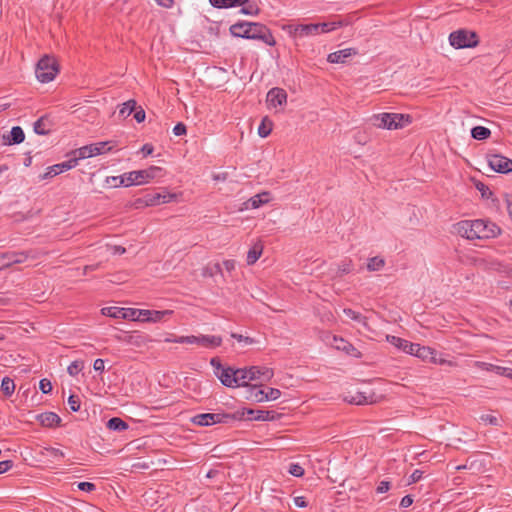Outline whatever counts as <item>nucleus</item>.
Wrapping results in <instances>:
<instances>
[{
    "label": "nucleus",
    "mask_w": 512,
    "mask_h": 512,
    "mask_svg": "<svg viewBox=\"0 0 512 512\" xmlns=\"http://www.w3.org/2000/svg\"><path fill=\"white\" fill-rule=\"evenodd\" d=\"M1 391L6 397H10L15 391V383L9 377H4L1 382Z\"/></svg>",
    "instance_id": "nucleus-36"
},
{
    "label": "nucleus",
    "mask_w": 512,
    "mask_h": 512,
    "mask_svg": "<svg viewBox=\"0 0 512 512\" xmlns=\"http://www.w3.org/2000/svg\"><path fill=\"white\" fill-rule=\"evenodd\" d=\"M247 372L249 374L248 379L252 380H263L269 381L274 373L273 370L267 367H259V366H251L247 368Z\"/></svg>",
    "instance_id": "nucleus-14"
},
{
    "label": "nucleus",
    "mask_w": 512,
    "mask_h": 512,
    "mask_svg": "<svg viewBox=\"0 0 512 512\" xmlns=\"http://www.w3.org/2000/svg\"><path fill=\"white\" fill-rule=\"evenodd\" d=\"M123 310L121 307H104L101 312L105 316L112 318L123 319Z\"/></svg>",
    "instance_id": "nucleus-39"
},
{
    "label": "nucleus",
    "mask_w": 512,
    "mask_h": 512,
    "mask_svg": "<svg viewBox=\"0 0 512 512\" xmlns=\"http://www.w3.org/2000/svg\"><path fill=\"white\" fill-rule=\"evenodd\" d=\"M151 316V310H145V309H138V315L139 321L141 322H149Z\"/></svg>",
    "instance_id": "nucleus-56"
},
{
    "label": "nucleus",
    "mask_w": 512,
    "mask_h": 512,
    "mask_svg": "<svg viewBox=\"0 0 512 512\" xmlns=\"http://www.w3.org/2000/svg\"><path fill=\"white\" fill-rule=\"evenodd\" d=\"M13 467L11 460H5L0 462V474L7 472Z\"/></svg>",
    "instance_id": "nucleus-62"
},
{
    "label": "nucleus",
    "mask_w": 512,
    "mask_h": 512,
    "mask_svg": "<svg viewBox=\"0 0 512 512\" xmlns=\"http://www.w3.org/2000/svg\"><path fill=\"white\" fill-rule=\"evenodd\" d=\"M266 102L272 108L282 107L287 103V93L282 88L274 87L268 91Z\"/></svg>",
    "instance_id": "nucleus-12"
},
{
    "label": "nucleus",
    "mask_w": 512,
    "mask_h": 512,
    "mask_svg": "<svg viewBox=\"0 0 512 512\" xmlns=\"http://www.w3.org/2000/svg\"><path fill=\"white\" fill-rule=\"evenodd\" d=\"M387 341L390 344H392L393 346H395L396 348H398V349H400V350H402L405 353L410 354V355L413 354V351H414V349L416 348V345H417V343H412V342H409L406 339H402L400 337L393 336V335H388L387 336Z\"/></svg>",
    "instance_id": "nucleus-15"
},
{
    "label": "nucleus",
    "mask_w": 512,
    "mask_h": 512,
    "mask_svg": "<svg viewBox=\"0 0 512 512\" xmlns=\"http://www.w3.org/2000/svg\"><path fill=\"white\" fill-rule=\"evenodd\" d=\"M390 489V482L389 481H381L377 488L376 492L379 494L385 493Z\"/></svg>",
    "instance_id": "nucleus-61"
},
{
    "label": "nucleus",
    "mask_w": 512,
    "mask_h": 512,
    "mask_svg": "<svg viewBox=\"0 0 512 512\" xmlns=\"http://www.w3.org/2000/svg\"><path fill=\"white\" fill-rule=\"evenodd\" d=\"M370 121L376 128L397 130L409 125L412 122V118L408 114L385 112L374 114Z\"/></svg>",
    "instance_id": "nucleus-3"
},
{
    "label": "nucleus",
    "mask_w": 512,
    "mask_h": 512,
    "mask_svg": "<svg viewBox=\"0 0 512 512\" xmlns=\"http://www.w3.org/2000/svg\"><path fill=\"white\" fill-rule=\"evenodd\" d=\"M353 270V263L350 259L343 260L337 266L336 276L341 277L345 274H349Z\"/></svg>",
    "instance_id": "nucleus-41"
},
{
    "label": "nucleus",
    "mask_w": 512,
    "mask_h": 512,
    "mask_svg": "<svg viewBox=\"0 0 512 512\" xmlns=\"http://www.w3.org/2000/svg\"><path fill=\"white\" fill-rule=\"evenodd\" d=\"M288 472L295 477H301L304 475V468L297 463H291Z\"/></svg>",
    "instance_id": "nucleus-47"
},
{
    "label": "nucleus",
    "mask_w": 512,
    "mask_h": 512,
    "mask_svg": "<svg viewBox=\"0 0 512 512\" xmlns=\"http://www.w3.org/2000/svg\"><path fill=\"white\" fill-rule=\"evenodd\" d=\"M270 201V193L267 191L254 195L246 202L247 208L257 209Z\"/></svg>",
    "instance_id": "nucleus-25"
},
{
    "label": "nucleus",
    "mask_w": 512,
    "mask_h": 512,
    "mask_svg": "<svg viewBox=\"0 0 512 512\" xmlns=\"http://www.w3.org/2000/svg\"><path fill=\"white\" fill-rule=\"evenodd\" d=\"M293 34L295 37L317 35L319 34L317 23L297 25L294 27Z\"/></svg>",
    "instance_id": "nucleus-23"
},
{
    "label": "nucleus",
    "mask_w": 512,
    "mask_h": 512,
    "mask_svg": "<svg viewBox=\"0 0 512 512\" xmlns=\"http://www.w3.org/2000/svg\"><path fill=\"white\" fill-rule=\"evenodd\" d=\"M486 159L489 167L495 172L506 174L512 172V160L499 155L488 153Z\"/></svg>",
    "instance_id": "nucleus-10"
},
{
    "label": "nucleus",
    "mask_w": 512,
    "mask_h": 512,
    "mask_svg": "<svg viewBox=\"0 0 512 512\" xmlns=\"http://www.w3.org/2000/svg\"><path fill=\"white\" fill-rule=\"evenodd\" d=\"M456 232L468 240L497 237L501 229L493 222L483 219L463 220L455 225Z\"/></svg>",
    "instance_id": "nucleus-1"
},
{
    "label": "nucleus",
    "mask_w": 512,
    "mask_h": 512,
    "mask_svg": "<svg viewBox=\"0 0 512 512\" xmlns=\"http://www.w3.org/2000/svg\"><path fill=\"white\" fill-rule=\"evenodd\" d=\"M385 265V260L379 256L372 257L368 260L367 269L369 271H379Z\"/></svg>",
    "instance_id": "nucleus-40"
},
{
    "label": "nucleus",
    "mask_w": 512,
    "mask_h": 512,
    "mask_svg": "<svg viewBox=\"0 0 512 512\" xmlns=\"http://www.w3.org/2000/svg\"><path fill=\"white\" fill-rule=\"evenodd\" d=\"M110 143V141L93 143L92 147H95L94 155L97 156L110 151L112 149Z\"/></svg>",
    "instance_id": "nucleus-43"
},
{
    "label": "nucleus",
    "mask_w": 512,
    "mask_h": 512,
    "mask_svg": "<svg viewBox=\"0 0 512 512\" xmlns=\"http://www.w3.org/2000/svg\"><path fill=\"white\" fill-rule=\"evenodd\" d=\"M231 337L236 339L237 341L239 342H245L246 344H253L254 343V339L253 338H250L248 336H243L241 334H237V333H232L231 334Z\"/></svg>",
    "instance_id": "nucleus-59"
},
{
    "label": "nucleus",
    "mask_w": 512,
    "mask_h": 512,
    "mask_svg": "<svg viewBox=\"0 0 512 512\" xmlns=\"http://www.w3.org/2000/svg\"><path fill=\"white\" fill-rule=\"evenodd\" d=\"M106 182L111 186V187H119L121 185H124L126 187L130 186V184H127V177H126V173L121 175V176H114V177H108Z\"/></svg>",
    "instance_id": "nucleus-42"
},
{
    "label": "nucleus",
    "mask_w": 512,
    "mask_h": 512,
    "mask_svg": "<svg viewBox=\"0 0 512 512\" xmlns=\"http://www.w3.org/2000/svg\"><path fill=\"white\" fill-rule=\"evenodd\" d=\"M476 365L481 368L482 370H486V371H494V370H499L500 367L498 366H495L493 364H490V363H486V362H476Z\"/></svg>",
    "instance_id": "nucleus-60"
},
{
    "label": "nucleus",
    "mask_w": 512,
    "mask_h": 512,
    "mask_svg": "<svg viewBox=\"0 0 512 512\" xmlns=\"http://www.w3.org/2000/svg\"><path fill=\"white\" fill-rule=\"evenodd\" d=\"M263 246L260 243L255 244L247 253V264L253 265L261 256Z\"/></svg>",
    "instance_id": "nucleus-33"
},
{
    "label": "nucleus",
    "mask_w": 512,
    "mask_h": 512,
    "mask_svg": "<svg viewBox=\"0 0 512 512\" xmlns=\"http://www.w3.org/2000/svg\"><path fill=\"white\" fill-rule=\"evenodd\" d=\"M93 368L95 371H98V372H103L104 369H105V362L103 359H96L93 363Z\"/></svg>",
    "instance_id": "nucleus-63"
},
{
    "label": "nucleus",
    "mask_w": 512,
    "mask_h": 512,
    "mask_svg": "<svg viewBox=\"0 0 512 512\" xmlns=\"http://www.w3.org/2000/svg\"><path fill=\"white\" fill-rule=\"evenodd\" d=\"M221 383L229 388L235 387V369L232 367H225L220 372H214Z\"/></svg>",
    "instance_id": "nucleus-18"
},
{
    "label": "nucleus",
    "mask_w": 512,
    "mask_h": 512,
    "mask_svg": "<svg viewBox=\"0 0 512 512\" xmlns=\"http://www.w3.org/2000/svg\"><path fill=\"white\" fill-rule=\"evenodd\" d=\"M348 24L349 23L344 20H339V21H332V22L317 23V26H318L319 33H327V32L336 30L340 27L346 26Z\"/></svg>",
    "instance_id": "nucleus-26"
},
{
    "label": "nucleus",
    "mask_w": 512,
    "mask_h": 512,
    "mask_svg": "<svg viewBox=\"0 0 512 512\" xmlns=\"http://www.w3.org/2000/svg\"><path fill=\"white\" fill-rule=\"evenodd\" d=\"M481 421L491 424V425H498V418L490 415V414H484L480 417Z\"/></svg>",
    "instance_id": "nucleus-58"
},
{
    "label": "nucleus",
    "mask_w": 512,
    "mask_h": 512,
    "mask_svg": "<svg viewBox=\"0 0 512 512\" xmlns=\"http://www.w3.org/2000/svg\"><path fill=\"white\" fill-rule=\"evenodd\" d=\"M166 198H167V196L161 195V194L157 193V194L152 195L151 197H149L145 201V203H146V205H157V204H160V203H166V202H168V200Z\"/></svg>",
    "instance_id": "nucleus-45"
},
{
    "label": "nucleus",
    "mask_w": 512,
    "mask_h": 512,
    "mask_svg": "<svg viewBox=\"0 0 512 512\" xmlns=\"http://www.w3.org/2000/svg\"><path fill=\"white\" fill-rule=\"evenodd\" d=\"M24 139L25 134L20 126L12 127L9 135H3L4 144L6 145L20 144Z\"/></svg>",
    "instance_id": "nucleus-20"
},
{
    "label": "nucleus",
    "mask_w": 512,
    "mask_h": 512,
    "mask_svg": "<svg viewBox=\"0 0 512 512\" xmlns=\"http://www.w3.org/2000/svg\"><path fill=\"white\" fill-rule=\"evenodd\" d=\"M233 414L228 413H202L191 418V422L197 426L205 427L218 423H229L233 421Z\"/></svg>",
    "instance_id": "nucleus-8"
},
{
    "label": "nucleus",
    "mask_w": 512,
    "mask_h": 512,
    "mask_svg": "<svg viewBox=\"0 0 512 512\" xmlns=\"http://www.w3.org/2000/svg\"><path fill=\"white\" fill-rule=\"evenodd\" d=\"M357 53L358 52L355 48H346L338 50L330 53L327 57V61L329 63H345L347 58L357 55Z\"/></svg>",
    "instance_id": "nucleus-17"
},
{
    "label": "nucleus",
    "mask_w": 512,
    "mask_h": 512,
    "mask_svg": "<svg viewBox=\"0 0 512 512\" xmlns=\"http://www.w3.org/2000/svg\"><path fill=\"white\" fill-rule=\"evenodd\" d=\"M233 416V421L242 419L269 421L275 419V412L245 408L242 411L233 413Z\"/></svg>",
    "instance_id": "nucleus-9"
},
{
    "label": "nucleus",
    "mask_w": 512,
    "mask_h": 512,
    "mask_svg": "<svg viewBox=\"0 0 512 512\" xmlns=\"http://www.w3.org/2000/svg\"><path fill=\"white\" fill-rule=\"evenodd\" d=\"M449 42L456 49L472 48L478 45L479 39L475 32L460 29L449 35Z\"/></svg>",
    "instance_id": "nucleus-6"
},
{
    "label": "nucleus",
    "mask_w": 512,
    "mask_h": 512,
    "mask_svg": "<svg viewBox=\"0 0 512 512\" xmlns=\"http://www.w3.org/2000/svg\"><path fill=\"white\" fill-rule=\"evenodd\" d=\"M59 73V65L57 60L50 55H44L42 58L39 59L35 74L36 78L41 83H48L54 80L56 75Z\"/></svg>",
    "instance_id": "nucleus-4"
},
{
    "label": "nucleus",
    "mask_w": 512,
    "mask_h": 512,
    "mask_svg": "<svg viewBox=\"0 0 512 512\" xmlns=\"http://www.w3.org/2000/svg\"><path fill=\"white\" fill-rule=\"evenodd\" d=\"M174 343L181 344H198L206 348L218 347L222 343V338L215 335H199V336H179L171 340Z\"/></svg>",
    "instance_id": "nucleus-7"
},
{
    "label": "nucleus",
    "mask_w": 512,
    "mask_h": 512,
    "mask_svg": "<svg viewBox=\"0 0 512 512\" xmlns=\"http://www.w3.org/2000/svg\"><path fill=\"white\" fill-rule=\"evenodd\" d=\"M138 309L135 308H124L123 310V319H128L132 321H139Z\"/></svg>",
    "instance_id": "nucleus-46"
},
{
    "label": "nucleus",
    "mask_w": 512,
    "mask_h": 512,
    "mask_svg": "<svg viewBox=\"0 0 512 512\" xmlns=\"http://www.w3.org/2000/svg\"><path fill=\"white\" fill-rule=\"evenodd\" d=\"M83 368L84 362L81 360H75L68 366L67 371L71 376H75L81 372Z\"/></svg>",
    "instance_id": "nucleus-44"
},
{
    "label": "nucleus",
    "mask_w": 512,
    "mask_h": 512,
    "mask_svg": "<svg viewBox=\"0 0 512 512\" xmlns=\"http://www.w3.org/2000/svg\"><path fill=\"white\" fill-rule=\"evenodd\" d=\"M423 472L421 470H415L411 475L409 479V483H416L422 478Z\"/></svg>",
    "instance_id": "nucleus-64"
},
{
    "label": "nucleus",
    "mask_w": 512,
    "mask_h": 512,
    "mask_svg": "<svg viewBox=\"0 0 512 512\" xmlns=\"http://www.w3.org/2000/svg\"><path fill=\"white\" fill-rule=\"evenodd\" d=\"M249 374L247 372V368H241V369H235V387H248V382L250 379H248Z\"/></svg>",
    "instance_id": "nucleus-28"
},
{
    "label": "nucleus",
    "mask_w": 512,
    "mask_h": 512,
    "mask_svg": "<svg viewBox=\"0 0 512 512\" xmlns=\"http://www.w3.org/2000/svg\"><path fill=\"white\" fill-rule=\"evenodd\" d=\"M249 395L246 396V399L256 401V402H263L266 401V391L258 388L256 385L249 386Z\"/></svg>",
    "instance_id": "nucleus-30"
},
{
    "label": "nucleus",
    "mask_w": 512,
    "mask_h": 512,
    "mask_svg": "<svg viewBox=\"0 0 512 512\" xmlns=\"http://www.w3.org/2000/svg\"><path fill=\"white\" fill-rule=\"evenodd\" d=\"M343 313L346 317H348L354 321H357L358 323H361L364 326L367 325V318L365 316H363L362 314H360L359 312H356L351 308H345V309H343Z\"/></svg>",
    "instance_id": "nucleus-37"
},
{
    "label": "nucleus",
    "mask_w": 512,
    "mask_h": 512,
    "mask_svg": "<svg viewBox=\"0 0 512 512\" xmlns=\"http://www.w3.org/2000/svg\"><path fill=\"white\" fill-rule=\"evenodd\" d=\"M78 489L85 492H93L96 489L94 483L91 482H79L77 484Z\"/></svg>",
    "instance_id": "nucleus-54"
},
{
    "label": "nucleus",
    "mask_w": 512,
    "mask_h": 512,
    "mask_svg": "<svg viewBox=\"0 0 512 512\" xmlns=\"http://www.w3.org/2000/svg\"><path fill=\"white\" fill-rule=\"evenodd\" d=\"M281 396V391L277 388H268L264 397H266V401L276 400Z\"/></svg>",
    "instance_id": "nucleus-51"
},
{
    "label": "nucleus",
    "mask_w": 512,
    "mask_h": 512,
    "mask_svg": "<svg viewBox=\"0 0 512 512\" xmlns=\"http://www.w3.org/2000/svg\"><path fill=\"white\" fill-rule=\"evenodd\" d=\"M375 393L370 392H356L354 395L346 397V401L354 405H366L375 402Z\"/></svg>",
    "instance_id": "nucleus-16"
},
{
    "label": "nucleus",
    "mask_w": 512,
    "mask_h": 512,
    "mask_svg": "<svg viewBox=\"0 0 512 512\" xmlns=\"http://www.w3.org/2000/svg\"><path fill=\"white\" fill-rule=\"evenodd\" d=\"M435 354H436V352L434 349L427 347V346H421L420 344H417L412 355H414L424 361L429 360L431 362H436Z\"/></svg>",
    "instance_id": "nucleus-24"
},
{
    "label": "nucleus",
    "mask_w": 512,
    "mask_h": 512,
    "mask_svg": "<svg viewBox=\"0 0 512 512\" xmlns=\"http://www.w3.org/2000/svg\"><path fill=\"white\" fill-rule=\"evenodd\" d=\"M229 31L234 37L259 40L269 46H274L276 44L275 38L270 29L262 23L238 21L230 26Z\"/></svg>",
    "instance_id": "nucleus-2"
},
{
    "label": "nucleus",
    "mask_w": 512,
    "mask_h": 512,
    "mask_svg": "<svg viewBox=\"0 0 512 512\" xmlns=\"http://www.w3.org/2000/svg\"><path fill=\"white\" fill-rule=\"evenodd\" d=\"M34 132L38 135H47L50 132V123L47 117H40L33 126Z\"/></svg>",
    "instance_id": "nucleus-27"
},
{
    "label": "nucleus",
    "mask_w": 512,
    "mask_h": 512,
    "mask_svg": "<svg viewBox=\"0 0 512 512\" xmlns=\"http://www.w3.org/2000/svg\"><path fill=\"white\" fill-rule=\"evenodd\" d=\"M272 127H273L272 121L267 116L264 117L258 127L259 136L262 138L267 137L271 133Z\"/></svg>",
    "instance_id": "nucleus-35"
},
{
    "label": "nucleus",
    "mask_w": 512,
    "mask_h": 512,
    "mask_svg": "<svg viewBox=\"0 0 512 512\" xmlns=\"http://www.w3.org/2000/svg\"><path fill=\"white\" fill-rule=\"evenodd\" d=\"M76 166L75 159H68L67 161H64L59 164L52 165L47 168L46 173H44L41 177V179L46 178H52L54 176L59 175L60 173L64 171H68Z\"/></svg>",
    "instance_id": "nucleus-13"
},
{
    "label": "nucleus",
    "mask_w": 512,
    "mask_h": 512,
    "mask_svg": "<svg viewBox=\"0 0 512 512\" xmlns=\"http://www.w3.org/2000/svg\"><path fill=\"white\" fill-rule=\"evenodd\" d=\"M106 427L112 431L122 432L128 429V424L119 417H112L108 420Z\"/></svg>",
    "instance_id": "nucleus-29"
},
{
    "label": "nucleus",
    "mask_w": 512,
    "mask_h": 512,
    "mask_svg": "<svg viewBox=\"0 0 512 512\" xmlns=\"http://www.w3.org/2000/svg\"><path fill=\"white\" fill-rule=\"evenodd\" d=\"M187 132L186 125L182 122L177 123L173 128V133L176 136H182L185 135Z\"/></svg>",
    "instance_id": "nucleus-57"
},
{
    "label": "nucleus",
    "mask_w": 512,
    "mask_h": 512,
    "mask_svg": "<svg viewBox=\"0 0 512 512\" xmlns=\"http://www.w3.org/2000/svg\"><path fill=\"white\" fill-rule=\"evenodd\" d=\"M39 388L44 394H48L52 391V384L48 379H41L39 382Z\"/></svg>",
    "instance_id": "nucleus-53"
},
{
    "label": "nucleus",
    "mask_w": 512,
    "mask_h": 512,
    "mask_svg": "<svg viewBox=\"0 0 512 512\" xmlns=\"http://www.w3.org/2000/svg\"><path fill=\"white\" fill-rule=\"evenodd\" d=\"M44 427L52 428L61 424V418L54 412H44L36 416Z\"/></svg>",
    "instance_id": "nucleus-19"
},
{
    "label": "nucleus",
    "mask_w": 512,
    "mask_h": 512,
    "mask_svg": "<svg viewBox=\"0 0 512 512\" xmlns=\"http://www.w3.org/2000/svg\"><path fill=\"white\" fill-rule=\"evenodd\" d=\"M45 454L48 456H51L53 458H64L65 457V453L62 450L54 448V447L45 448Z\"/></svg>",
    "instance_id": "nucleus-50"
},
{
    "label": "nucleus",
    "mask_w": 512,
    "mask_h": 512,
    "mask_svg": "<svg viewBox=\"0 0 512 512\" xmlns=\"http://www.w3.org/2000/svg\"><path fill=\"white\" fill-rule=\"evenodd\" d=\"M94 150H95V147H92V144L85 145L83 147H80V148L72 151L70 153V159H75V162L77 165L79 160L95 156Z\"/></svg>",
    "instance_id": "nucleus-22"
},
{
    "label": "nucleus",
    "mask_w": 512,
    "mask_h": 512,
    "mask_svg": "<svg viewBox=\"0 0 512 512\" xmlns=\"http://www.w3.org/2000/svg\"><path fill=\"white\" fill-rule=\"evenodd\" d=\"M210 4L215 8H230V0H209Z\"/></svg>",
    "instance_id": "nucleus-55"
},
{
    "label": "nucleus",
    "mask_w": 512,
    "mask_h": 512,
    "mask_svg": "<svg viewBox=\"0 0 512 512\" xmlns=\"http://www.w3.org/2000/svg\"><path fill=\"white\" fill-rule=\"evenodd\" d=\"M334 341L336 343V348L339 350H343L346 354L353 356L355 358H361L362 353L355 348L351 343L345 341L342 338L334 337Z\"/></svg>",
    "instance_id": "nucleus-21"
},
{
    "label": "nucleus",
    "mask_w": 512,
    "mask_h": 512,
    "mask_svg": "<svg viewBox=\"0 0 512 512\" xmlns=\"http://www.w3.org/2000/svg\"><path fill=\"white\" fill-rule=\"evenodd\" d=\"M475 187L476 189L481 193L482 197L483 198H490L492 196V192L491 190L489 189V187L487 185H485L484 183L482 182H477L475 184Z\"/></svg>",
    "instance_id": "nucleus-48"
},
{
    "label": "nucleus",
    "mask_w": 512,
    "mask_h": 512,
    "mask_svg": "<svg viewBox=\"0 0 512 512\" xmlns=\"http://www.w3.org/2000/svg\"><path fill=\"white\" fill-rule=\"evenodd\" d=\"M80 399L75 395H70L68 398V405L73 412H77L80 409Z\"/></svg>",
    "instance_id": "nucleus-49"
},
{
    "label": "nucleus",
    "mask_w": 512,
    "mask_h": 512,
    "mask_svg": "<svg viewBox=\"0 0 512 512\" xmlns=\"http://www.w3.org/2000/svg\"><path fill=\"white\" fill-rule=\"evenodd\" d=\"M490 135V129L484 126H475L471 129V136L475 140H486Z\"/></svg>",
    "instance_id": "nucleus-32"
},
{
    "label": "nucleus",
    "mask_w": 512,
    "mask_h": 512,
    "mask_svg": "<svg viewBox=\"0 0 512 512\" xmlns=\"http://www.w3.org/2000/svg\"><path fill=\"white\" fill-rule=\"evenodd\" d=\"M172 314H173L172 310H162V311L151 310V316H150L149 322L156 323V322L164 321L166 319V317L171 316Z\"/></svg>",
    "instance_id": "nucleus-38"
},
{
    "label": "nucleus",
    "mask_w": 512,
    "mask_h": 512,
    "mask_svg": "<svg viewBox=\"0 0 512 512\" xmlns=\"http://www.w3.org/2000/svg\"><path fill=\"white\" fill-rule=\"evenodd\" d=\"M137 102L133 99H130L123 103L118 111V116L125 119L136 109Z\"/></svg>",
    "instance_id": "nucleus-31"
},
{
    "label": "nucleus",
    "mask_w": 512,
    "mask_h": 512,
    "mask_svg": "<svg viewBox=\"0 0 512 512\" xmlns=\"http://www.w3.org/2000/svg\"><path fill=\"white\" fill-rule=\"evenodd\" d=\"M163 176V169L158 166H150L147 169L136 170L126 173L127 184L142 185L150 182L155 178Z\"/></svg>",
    "instance_id": "nucleus-5"
},
{
    "label": "nucleus",
    "mask_w": 512,
    "mask_h": 512,
    "mask_svg": "<svg viewBox=\"0 0 512 512\" xmlns=\"http://www.w3.org/2000/svg\"><path fill=\"white\" fill-rule=\"evenodd\" d=\"M260 12V9L255 4H249L246 7H243L241 9V13L245 15H258Z\"/></svg>",
    "instance_id": "nucleus-52"
},
{
    "label": "nucleus",
    "mask_w": 512,
    "mask_h": 512,
    "mask_svg": "<svg viewBox=\"0 0 512 512\" xmlns=\"http://www.w3.org/2000/svg\"><path fill=\"white\" fill-rule=\"evenodd\" d=\"M28 258H36V254L33 251H12L1 255L3 264L7 267L14 264L24 263Z\"/></svg>",
    "instance_id": "nucleus-11"
},
{
    "label": "nucleus",
    "mask_w": 512,
    "mask_h": 512,
    "mask_svg": "<svg viewBox=\"0 0 512 512\" xmlns=\"http://www.w3.org/2000/svg\"><path fill=\"white\" fill-rule=\"evenodd\" d=\"M223 275L221 265L219 263H213L206 265L202 270L203 277H214L215 275Z\"/></svg>",
    "instance_id": "nucleus-34"
}]
</instances>
